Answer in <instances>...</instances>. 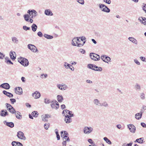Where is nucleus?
Wrapping results in <instances>:
<instances>
[{"label":"nucleus","instance_id":"obj_48","mask_svg":"<svg viewBox=\"0 0 146 146\" xmlns=\"http://www.w3.org/2000/svg\"><path fill=\"white\" fill-rule=\"evenodd\" d=\"M10 100L12 104H14L16 102V100L14 98L10 99Z\"/></svg>","mask_w":146,"mask_h":146},{"label":"nucleus","instance_id":"obj_43","mask_svg":"<svg viewBox=\"0 0 146 146\" xmlns=\"http://www.w3.org/2000/svg\"><path fill=\"white\" fill-rule=\"evenodd\" d=\"M139 58L143 62H146V58L145 57L141 56L139 57Z\"/></svg>","mask_w":146,"mask_h":146},{"label":"nucleus","instance_id":"obj_30","mask_svg":"<svg viewBox=\"0 0 146 146\" xmlns=\"http://www.w3.org/2000/svg\"><path fill=\"white\" fill-rule=\"evenodd\" d=\"M31 28L32 31L34 32H35L37 29V27L36 24L33 23L31 26Z\"/></svg>","mask_w":146,"mask_h":146},{"label":"nucleus","instance_id":"obj_40","mask_svg":"<svg viewBox=\"0 0 146 146\" xmlns=\"http://www.w3.org/2000/svg\"><path fill=\"white\" fill-rule=\"evenodd\" d=\"M68 132L66 131H64V134H63V139H65V138H67L68 137Z\"/></svg>","mask_w":146,"mask_h":146},{"label":"nucleus","instance_id":"obj_22","mask_svg":"<svg viewBox=\"0 0 146 146\" xmlns=\"http://www.w3.org/2000/svg\"><path fill=\"white\" fill-rule=\"evenodd\" d=\"M100 106L107 108L109 107V104L107 102L104 101L101 103Z\"/></svg>","mask_w":146,"mask_h":146},{"label":"nucleus","instance_id":"obj_25","mask_svg":"<svg viewBox=\"0 0 146 146\" xmlns=\"http://www.w3.org/2000/svg\"><path fill=\"white\" fill-rule=\"evenodd\" d=\"M12 41L14 43L16 44L18 43L19 40L15 36H13L11 37Z\"/></svg>","mask_w":146,"mask_h":146},{"label":"nucleus","instance_id":"obj_29","mask_svg":"<svg viewBox=\"0 0 146 146\" xmlns=\"http://www.w3.org/2000/svg\"><path fill=\"white\" fill-rule=\"evenodd\" d=\"M8 110L12 113H15L16 112L15 109L12 106L11 108H8Z\"/></svg>","mask_w":146,"mask_h":146},{"label":"nucleus","instance_id":"obj_56","mask_svg":"<svg viewBox=\"0 0 146 146\" xmlns=\"http://www.w3.org/2000/svg\"><path fill=\"white\" fill-rule=\"evenodd\" d=\"M79 51L80 52L83 54H85L86 52L85 51L82 49H80Z\"/></svg>","mask_w":146,"mask_h":146},{"label":"nucleus","instance_id":"obj_47","mask_svg":"<svg viewBox=\"0 0 146 146\" xmlns=\"http://www.w3.org/2000/svg\"><path fill=\"white\" fill-rule=\"evenodd\" d=\"M74 116V114H72L71 116L68 115L66 114V115H65V117L67 118L68 119H71V117Z\"/></svg>","mask_w":146,"mask_h":146},{"label":"nucleus","instance_id":"obj_57","mask_svg":"<svg viewBox=\"0 0 146 146\" xmlns=\"http://www.w3.org/2000/svg\"><path fill=\"white\" fill-rule=\"evenodd\" d=\"M37 35L40 37H42L43 36L42 34L40 31H39L37 33Z\"/></svg>","mask_w":146,"mask_h":146},{"label":"nucleus","instance_id":"obj_9","mask_svg":"<svg viewBox=\"0 0 146 146\" xmlns=\"http://www.w3.org/2000/svg\"><path fill=\"white\" fill-rule=\"evenodd\" d=\"M127 127L129 129L131 132L134 133L136 130V127L133 125L130 124L127 125Z\"/></svg>","mask_w":146,"mask_h":146},{"label":"nucleus","instance_id":"obj_38","mask_svg":"<svg viewBox=\"0 0 146 146\" xmlns=\"http://www.w3.org/2000/svg\"><path fill=\"white\" fill-rule=\"evenodd\" d=\"M135 88L136 90H141V87L139 84L137 83H136L135 85Z\"/></svg>","mask_w":146,"mask_h":146},{"label":"nucleus","instance_id":"obj_50","mask_svg":"<svg viewBox=\"0 0 146 146\" xmlns=\"http://www.w3.org/2000/svg\"><path fill=\"white\" fill-rule=\"evenodd\" d=\"M23 29L25 31H27L30 29V28L26 26H24L23 27Z\"/></svg>","mask_w":146,"mask_h":146},{"label":"nucleus","instance_id":"obj_44","mask_svg":"<svg viewBox=\"0 0 146 146\" xmlns=\"http://www.w3.org/2000/svg\"><path fill=\"white\" fill-rule=\"evenodd\" d=\"M3 93L4 94L6 95L8 97H10V95H9L10 92H7L5 90H3Z\"/></svg>","mask_w":146,"mask_h":146},{"label":"nucleus","instance_id":"obj_8","mask_svg":"<svg viewBox=\"0 0 146 146\" xmlns=\"http://www.w3.org/2000/svg\"><path fill=\"white\" fill-rule=\"evenodd\" d=\"M93 129L91 127H86L84 128V132L85 134H88L91 133L93 131Z\"/></svg>","mask_w":146,"mask_h":146},{"label":"nucleus","instance_id":"obj_21","mask_svg":"<svg viewBox=\"0 0 146 146\" xmlns=\"http://www.w3.org/2000/svg\"><path fill=\"white\" fill-rule=\"evenodd\" d=\"M142 115V112H140L139 113H137L135 114V118L139 120L141 118Z\"/></svg>","mask_w":146,"mask_h":146},{"label":"nucleus","instance_id":"obj_54","mask_svg":"<svg viewBox=\"0 0 146 146\" xmlns=\"http://www.w3.org/2000/svg\"><path fill=\"white\" fill-rule=\"evenodd\" d=\"M49 126V125L48 124H47L46 123H45L44 125V128L46 130H47L48 129Z\"/></svg>","mask_w":146,"mask_h":146},{"label":"nucleus","instance_id":"obj_3","mask_svg":"<svg viewBox=\"0 0 146 146\" xmlns=\"http://www.w3.org/2000/svg\"><path fill=\"white\" fill-rule=\"evenodd\" d=\"M99 7L102 11L104 12L109 13L110 11V9L104 4H99Z\"/></svg>","mask_w":146,"mask_h":146},{"label":"nucleus","instance_id":"obj_18","mask_svg":"<svg viewBox=\"0 0 146 146\" xmlns=\"http://www.w3.org/2000/svg\"><path fill=\"white\" fill-rule=\"evenodd\" d=\"M128 39L132 43L135 44H137L138 42L137 40L134 37H129L128 38Z\"/></svg>","mask_w":146,"mask_h":146},{"label":"nucleus","instance_id":"obj_64","mask_svg":"<svg viewBox=\"0 0 146 146\" xmlns=\"http://www.w3.org/2000/svg\"><path fill=\"white\" fill-rule=\"evenodd\" d=\"M6 63L8 64H13V63L11 61L10 59L7 60V62H6Z\"/></svg>","mask_w":146,"mask_h":146},{"label":"nucleus","instance_id":"obj_15","mask_svg":"<svg viewBox=\"0 0 146 146\" xmlns=\"http://www.w3.org/2000/svg\"><path fill=\"white\" fill-rule=\"evenodd\" d=\"M13 146H23V144L20 142L13 141L11 143Z\"/></svg>","mask_w":146,"mask_h":146},{"label":"nucleus","instance_id":"obj_55","mask_svg":"<svg viewBox=\"0 0 146 146\" xmlns=\"http://www.w3.org/2000/svg\"><path fill=\"white\" fill-rule=\"evenodd\" d=\"M140 98L142 100H144L145 99V94L144 93H142L141 94Z\"/></svg>","mask_w":146,"mask_h":146},{"label":"nucleus","instance_id":"obj_49","mask_svg":"<svg viewBox=\"0 0 146 146\" xmlns=\"http://www.w3.org/2000/svg\"><path fill=\"white\" fill-rule=\"evenodd\" d=\"M66 113H68V114H69L70 116H71L72 114H72V111H70L67 110H66Z\"/></svg>","mask_w":146,"mask_h":146},{"label":"nucleus","instance_id":"obj_28","mask_svg":"<svg viewBox=\"0 0 146 146\" xmlns=\"http://www.w3.org/2000/svg\"><path fill=\"white\" fill-rule=\"evenodd\" d=\"M76 38L74 37L72 41V45L74 46H76L77 44H78L77 41L76 40Z\"/></svg>","mask_w":146,"mask_h":146},{"label":"nucleus","instance_id":"obj_7","mask_svg":"<svg viewBox=\"0 0 146 146\" xmlns=\"http://www.w3.org/2000/svg\"><path fill=\"white\" fill-rule=\"evenodd\" d=\"M27 47L32 52H36L37 51L36 47L34 45L29 44L28 45Z\"/></svg>","mask_w":146,"mask_h":146},{"label":"nucleus","instance_id":"obj_5","mask_svg":"<svg viewBox=\"0 0 146 146\" xmlns=\"http://www.w3.org/2000/svg\"><path fill=\"white\" fill-rule=\"evenodd\" d=\"M50 103V106L52 108L57 110L59 108V104L56 100H52L51 101Z\"/></svg>","mask_w":146,"mask_h":146},{"label":"nucleus","instance_id":"obj_24","mask_svg":"<svg viewBox=\"0 0 146 146\" xmlns=\"http://www.w3.org/2000/svg\"><path fill=\"white\" fill-rule=\"evenodd\" d=\"M16 117L18 119H21L22 117V115L21 113L19 111H16L15 113Z\"/></svg>","mask_w":146,"mask_h":146},{"label":"nucleus","instance_id":"obj_20","mask_svg":"<svg viewBox=\"0 0 146 146\" xmlns=\"http://www.w3.org/2000/svg\"><path fill=\"white\" fill-rule=\"evenodd\" d=\"M94 104L96 106H100L101 103L100 101L97 99H95L93 100Z\"/></svg>","mask_w":146,"mask_h":146},{"label":"nucleus","instance_id":"obj_45","mask_svg":"<svg viewBox=\"0 0 146 146\" xmlns=\"http://www.w3.org/2000/svg\"><path fill=\"white\" fill-rule=\"evenodd\" d=\"M5 55L4 54L0 52V59H3L5 57Z\"/></svg>","mask_w":146,"mask_h":146},{"label":"nucleus","instance_id":"obj_13","mask_svg":"<svg viewBox=\"0 0 146 146\" xmlns=\"http://www.w3.org/2000/svg\"><path fill=\"white\" fill-rule=\"evenodd\" d=\"M3 123L6 125L11 128H13L14 127V124L12 122H7L6 121H3Z\"/></svg>","mask_w":146,"mask_h":146},{"label":"nucleus","instance_id":"obj_37","mask_svg":"<svg viewBox=\"0 0 146 146\" xmlns=\"http://www.w3.org/2000/svg\"><path fill=\"white\" fill-rule=\"evenodd\" d=\"M61 87H62V88L60 89L61 90H65L68 88L67 86L65 84L61 85Z\"/></svg>","mask_w":146,"mask_h":146},{"label":"nucleus","instance_id":"obj_51","mask_svg":"<svg viewBox=\"0 0 146 146\" xmlns=\"http://www.w3.org/2000/svg\"><path fill=\"white\" fill-rule=\"evenodd\" d=\"M86 41H84L83 42L82 44L80 43H78L77 44V46L79 47H80L82 46L86 42Z\"/></svg>","mask_w":146,"mask_h":146},{"label":"nucleus","instance_id":"obj_59","mask_svg":"<svg viewBox=\"0 0 146 146\" xmlns=\"http://www.w3.org/2000/svg\"><path fill=\"white\" fill-rule=\"evenodd\" d=\"M106 56V55H102L101 56V59L104 62L105 61L106 59H105V57Z\"/></svg>","mask_w":146,"mask_h":146},{"label":"nucleus","instance_id":"obj_23","mask_svg":"<svg viewBox=\"0 0 146 146\" xmlns=\"http://www.w3.org/2000/svg\"><path fill=\"white\" fill-rule=\"evenodd\" d=\"M57 98L58 101L60 103L62 102L64 100L63 98L61 95H58L57 96Z\"/></svg>","mask_w":146,"mask_h":146},{"label":"nucleus","instance_id":"obj_61","mask_svg":"<svg viewBox=\"0 0 146 146\" xmlns=\"http://www.w3.org/2000/svg\"><path fill=\"white\" fill-rule=\"evenodd\" d=\"M6 106L7 107V108H11L12 106L10 104H8V103H6Z\"/></svg>","mask_w":146,"mask_h":146},{"label":"nucleus","instance_id":"obj_42","mask_svg":"<svg viewBox=\"0 0 146 146\" xmlns=\"http://www.w3.org/2000/svg\"><path fill=\"white\" fill-rule=\"evenodd\" d=\"M51 102L50 100L47 98L44 99V103L46 104H48L50 103Z\"/></svg>","mask_w":146,"mask_h":146},{"label":"nucleus","instance_id":"obj_39","mask_svg":"<svg viewBox=\"0 0 146 146\" xmlns=\"http://www.w3.org/2000/svg\"><path fill=\"white\" fill-rule=\"evenodd\" d=\"M64 121L66 123H71L72 120L71 119H69L65 117Z\"/></svg>","mask_w":146,"mask_h":146},{"label":"nucleus","instance_id":"obj_12","mask_svg":"<svg viewBox=\"0 0 146 146\" xmlns=\"http://www.w3.org/2000/svg\"><path fill=\"white\" fill-rule=\"evenodd\" d=\"M0 87L5 89H9L10 88L9 84L7 83H4L1 84L0 85Z\"/></svg>","mask_w":146,"mask_h":146},{"label":"nucleus","instance_id":"obj_58","mask_svg":"<svg viewBox=\"0 0 146 146\" xmlns=\"http://www.w3.org/2000/svg\"><path fill=\"white\" fill-rule=\"evenodd\" d=\"M79 38L80 39H81V40L83 42L84 41H86L85 40L86 39V38L84 36H82V37H79Z\"/></svg>","mask_w":146,"mask_h":146},{"label":"nucleus","instance_id":"obj_52","mask_svg":"<svg viewBox=\"0 0 146 146\" xmlns=\"http://www.w3.org/2000/svg\"><path fill=\"white\" fill-rule=\"evenodd\" d=\"M143 5L142 6L143 10H144L146 13V4L143 3Z\"/></svg>","mask_w":146,"mask_h":146},{"label":"nucleus","instance_id":"obj_6","mask_svg":"<svg viewBox=\"0 0 146 146\" xmlns=\"http://www.w3.org/2000/svg\"><path fill=\"white\" fill-rule=\"evenodd\" d=\"M17 136L19 139L24 140H25L26 139L24 133L21 131H19L17 132Z\"/></svg>","mask_w":146,"mask_h":146},{"label":"nucleus","instance_id":"obj_46","mask_svg":"<svg viewBox=\"0 0 146 146\" xmlns=\"http://www.w3.org/2000/svg\"><path fill=\"white\" fill-rule=\"evenodd\" d=\"M80 4L82 5H84V0H76Z\"/></svg>","mask_w":146,"mask_h":146},{"label":"nucleus","instance_id":"obj_53","mask_svg":"<svg viewBox=\"0 0 146 146\" xmlns=\"http://www.w3.org/2000/svg\"><path fill=\"white\" fill-rule=\"evenodd\" d=\"M134 61L137 65H140V62L137 59H134Z\"/></svg>","mask_w":146,"mask_h":146},{"label":"nucleus","instance_id":"obj_19","mask_svg":"<svg viewBox=\"0 0 146 146\" xmlns=\"http://www.w3.org/2000/svg\"><path fill=\"white\" fill-rule=\"evenodd\" d=\"M1 112V113H0V115L2 117H5L6 116L8 115V112L6 110H2Z\"/></svg>","mask_w":146,"mask_h":146},{"label":"nucleus","instance_id":"obj_16","mask_svg":"<svg viewBox=\"0 0 146 146\" xmlns=\"http://www.w3.org/2000/svg\"><path fill=\"white\" fill-rule=\"evenodd\" d=\"M32 96L35 98H38L40 97V94L39 92L37 91H36L34 93H33Z\"/></svg>","mask_w":146,"mask_h":146},{"label":"nucleus","instance_id":"obj_34","mask_svg":"<svg viewBox=\"0 0 146 146\" xmlns=\"http://www.w3.org/2000/svg\"><path fill=\"white\" fill-rule=\"evenodd\" d=\"M64 66L66 69H68L69 68L70 66H72L70 64H68L66 62H64Z\"/></svg>","mask_w":146,"mask_h":146},{"label":"nucleus","instance_id":"obj_14","mask_svg":"<svg viewBox=\"0 0 146 146\" xmlns=\"http://www.w3.org/2000/svg\"><path fill=\"white\" fill-rule=\"evenodd\" d=\"M138 20L141 23L144 25H146V18L142 17H139Z\"/></svg>","mask_w":146,"mask_h":146},{"label":"nucleus","instance_id":"obj_4","mask_svg":"<svg viewBox=\"0 0 146 146\" xmlns=\"http://www.w3.org/2000/svg\"><path fill=\"white\" fill-rule=\"evenodd\" d=\"M90 56L92 59L95 60H99L100 59V57L99 55L94 53H90Z\"/></svg>","mask_w":146,"mask_h":146},{"label":"nucleus","instance_id":"obj_27","mask_svg":"<svg viewBox=\"0 0 146 146\" xmlns=\"http://www.w3.org/2000/svg\"><path fill=\"white\" fill-rule=\"evenodd\" d=\"M94 70L96 71H101L102 70V68L100 67H98L95 65L94 66Z\"/></svg>","mask_w":146,"mask_h":146},{"label":"nucleus","instance_id":"obj_10","mask_svg":"<svg viewBox=\"0 0 146 146\" xmlns=\"http://www.w3.org/2000/svg\"><path fill=\"white\" fill-rule=\"evenodd\" d=\"M15 92L17 94H22L23 93L22 89L20 87H17L15 88Z\"/></svg>","mask_w":146,"mask_h":146},{"label":"nucleus","instance_id":"obj_32","mask_svg":"<svg viewBox=\"0 0 146 146\" xmlns=\"http://www.w3.org/2000/svg\"><path fill=\"white\" fill-rule=\"evenodd\" d=\"M44 36L48 39H51L53 38V36L48 35L46 34H44Z\"/></svg>","mask_w":146,"mask_h":146},{"label":"nucleus","instance_id":"obj_60","mask_svg":"<svg viewBox=\"0 0 146 146\" xmlns=\"http://www.w3.org/2000/svg\"><path fill=\"white\" fill-rule=\"evenodd\" d=\"M88 141L89 143H91V144H92V145L93 144H94L93 142L92 141L91 139H88Z\"/></svg>","mask_w":146,"mask_h":146},{"label":"nucleus","instance_id":"obj_36","mask_svg":"<svg viewBox=\"0 0 146 146\" xmlns=\"http://www.w3.org/2000/svg\"><path fill=\"white\" fill-rule=\"evenodd\" d=\"M94 64H89L88 65L87 67L91 69L94 70Z\"/></svg>","mask_w":146,"mask_h":146},{"label":"nucleus","instance_id":"obj_31","mask_svg":"<svg viewBox=\"0 0 146 146\" xmlns=\"http://www.w3.org/2000/svg\"><path fill=\"white\" fill-rule=\"evenodd\" d=\"M23 17L25 20L26 21H29V18H30V17L29 14H25L24 15Z\"/></svg>","mask_w":146,"mask_h":146},{"label":"nucleus","instance_id":"obj_33","mask_svg":"<svg viewBox=\"0 0 146 146\" xmlns=\"http://www.w3.org/2000/svg\"><path fill=\"white\" fill-rule=\"evenodd\" d=\"M104 140L108 143L110 145L112 143L111 141L107 137H105L104 138Z\"/></svg>","mask_w":146,"mask_h":146},{"label":"nucleus","instance_id":"obj_2","mask_svg":"<svg viewBox=\"0 0 146 146\" xmlns=\"http://www.w3.org/2000/svg\"><path fill=\"white\" fill-rule=\"evenodd\" d=\"M27 13L29 14L30 18L33 19L35 18L38 15L37 12L34 9L29 10L28 11Z\"/></svg>","mask_w":146,"mask_h":146},{"label":"nucleus","instance_id":"obj_17","mask_svg":"<svg viewBox=\"0 0 146 146\" xmlns=\"http://www.w3.org/2000/svg\"><path fill=\"white\" fill-rule=\"evenodd\" d=\"M44 14L46 15L52 16L53 14L50 9H46L44 11Z\"/></svg>","mask_w":146,"mask_h":146},{"label":"nucleus","instance_id":"obj_1","mask_svg":"<svg viewBox=\"0 0 146 146\" xmlns=\"http://www.w3.org/2000/svg\"><path fill=\"white\" fill-rule=\"evenodd\" d=\"M18 61L24 66H27L29 65L28 60L25 58L20 57L18 58Z\"/></svg>","mask_w":146,"mask_h":146},{"label":"nucleus","instance_id":"obj_41","mask_svg":"<svg viewBox=\"0 0 146 146\" xmlns=\"http://www.w3.org/2000/svg\"><path fill=\"white\" fill-rule=\"evenodd\" d=\"M105 59H106V60H105V62H106V63H108V62H111V58H110L108 56H106L105 57Z\"/></svg>","mask_w":146,"mask_h":146},{"label":"nucleus","instance_id":"obj_11","mask_svg":"<svg viewBox=\"0 0 146 146\" xmlns=\"http://www.w3.org/2000/svg\"><path fill=\"white\" fill-rule=\"evenodd\" d=\"M9 55L11 58L13 60H15L16 56L15 52L12 51H11L10 52Z\"/></svg>","mask_w":146,"mask_h":146},{"label":"nucleus","instance_id":"obj_35","mask_svg":"<svg viewBox=\"0 0 146 146\" xmlns=\"http://www.w3.org/2000/svg\"><path fill=\"white\" fill-rule=\"evenodd\" d=\"M31 114L34 117H37L38 115V113L37 111H34L32 112Z\"/></svg>","mask_w":146,"mask_h":146},{"label":"nucleus","instance_id":"obj_26","mask_svg":"<svg viewBox=\"0 0 146 146\" xmlns=\"http://www.w3.org/2000/svg\"><path fill=\"white\" fill-rule=\"evenodd\" d=\"M144 140L143 137H141L139 139H137L136 140L134 141L135 142H137L140 143H143V140Z\"/></svg>","mask_w":146,"mask_h":146},{"label":"nucleus","instance_id":"obj_62","mask_svg":"<svg viewBox=\"0 0 146 146\" xmlns=\"http://www.w3.org/2000/svg\"><path fill=\"white\" fill-rule=\"evenodd\" d=\"M141 125L144 128H146V124L145 123L142 122L141 123Z\"/></svg>","mask_w":146,"mask_h":146},{"label":"nucleus","instance_id":"obj_63","mask_svg":"<svg viewBox=\"0 0 146 146\" xmlns=\"http://www.w3.org/2000/svg\"><path fill=\"white\" fill-rule=\"evenodd\" d=\"M104 2L108 4H110L111 3L110 0H106L105 1H104Z\"/></svg>","mask_w":146,"mask_h":146}]
</instances>
